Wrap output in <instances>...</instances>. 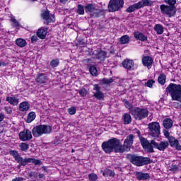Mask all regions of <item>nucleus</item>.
<instances>
[{
  "label": "nucleus",
  "instance_id": "nucleus-25",
  "mask_svg": "<svg viewBox=\"0 0 181 181\" xmlns=\"http://www.w3.org/2000/svg\"><path fill=\"white\" fill-rule=\"evenodd\" d=\"M29 108H30V104L28 102H23L19 105V110L25 112L26 111H29Z\"/></svg>",
  "mask_w": 181,
  "mask_h": 181
},
{
  "label": "nucleus",
  "instance_id": "nucleus-38",
  "mask_svg": "<svg viewBox=\"0 0 181 181\" xmlns=\"http://www.w3.org/2000/svg\"><path fill=\"white\" fill-rule=\"evenodd\" d=\"M88 179L90 181H97L98 180V175L94 173H92L88 175Z\"/></svg>",
  "mask_w": 181,
  "mask_h": 181
},
{
  "label": "nucleus",
  "instance_id": "nucleus-45",
  "mask_svg": "<svg viewBox=\"0 0 181 181\" xmlns=\"http://www.w3.org/2000/svg\"><path fill=\"white\" fill-rule=\"evenodd\" d=\"M163 134L165 138H166L167 139H169L170 138L172 137V136H170V133L169 132V130H168V129H163Z\"/></svg>",
  "mask_w": 181,
  "mask_h": 181
},
{
  "label": "nucleus",
  "instance_id": "nucleus-58",
  "mask_svg": "<svg viewBox=\"0 0 181 181\" xmlns=\"http://www.w3.org/2000/svg\"><path fill=\"white\" fill-rule=\"evenodd\" d=\"M93 89L95 90L96 91H100V86H98V84H95L94 86V88Z\"/></svg>",
  "mask_w": 181,
  "mask_h": 181
},
{
  "label": "nucleus",
  "instance_id": "nucleus-64",
  "mask_svg": "<svg viewBox=\"0 0 181 181\" xmlns=\"http://www.w3.org/2000/svg\"><path fill=\"white\" fill-rule=\"evenodd\" d=\"M30 181H36V180H30Z\"/></svg>",
  "mask_w": 181,
  "mask_h": 181
},
{
  "label": "nucleus",
  "instance_id": "nucleus-50",
  "mask_svg": "<svg viewBox=\"0 0 181 181\" xmlns=\"http://www.w3.org/2000/svg\"><path fill=\"white\" fill-rule=\"evenodd\" d=\"M174 148H175V149L177 151H181V145L178 142H177V144H175V146H174Z\"/></svg>",
  "mask_w": 181,
  "mask_h": 181
},
{
  "label": "nucleus",
  "instance_id": "nucleus-14",
  "mask_svg": "<svg viewBox=\"0 0 181 181\" xmlns=\"http://www.w3.org/2000/svg\"><path fill=\"white\" fill-rule=\"evenodd\" d=\"M134 65L135 64L132 59H124L122 62V66L124 69H126L127 70H134L135 69Z\"/></svg>",
  "mask_w": 181,
  "mask_h": 181
},
{
  "label": "nucleus",
  "instance_id": "nucleus-2",
  "mask_svg": "<svg viewBox=\"0 0 181 181\" xmlns=\"http://www.w3.org/2000/svg\"><path fill=\"white\" fill-rule=\"evenodd\" d=\"M10 155L14 158L16 162L18 163V165L17 166L18 169H21L22 166H26L28 163H33L34 165H43V163H42V160L33 158H23L20 154L19 152L17 151L11 150L9 151Z\"/></svg>",
  "mask_w": 181,
  "mask_h": 181
},
{
  "label": "nucleus",
  "instance_id": "nucleus-32",
  "mask_svg": "<svg viewBox=\"0 0 181 181\" xmlns=\"http://www.w3.org/2000/svg\"><path fill=\"white\" fill-rule=\"evenodd\" d=\"M107 56V53L105 52L100 50L98 52L96 57L98 59V60H104Z\"/></svg>",
  "mask_w": 181,
  "mask_h": 181
},
{
  "label": "nucleus",
  "instance_id": "nucleus-39",
  "mask_svg": "<svg viewBox=\"0 0 181 181\" xmlns=\"http://www.w3.org/2000/svg\"><path fill=\"white\" fill-rule=\"evenodd\" d=\"M122 102L124 103V106L126 107V108H127V110H130V111H131V110H133L132 109V104H131L130 103H129V101H128V100H127V99H123L122 100Z\"/></svg>",
  "mask_w": 181,
  "mask_h": 181
},
{
  "label": "nucleus",
  "instance_id": "nucleus-18",
  "mask_svg": "<svg viewBox=\"0 0 181 181\" xmlns=\"http://www.w3.org/2000/svg\"><path fill=\"white\" fill-rule=\"evenodd\" d=\"M46 35H47V28L42 27L37 31V36L40 39H46Z\"/></svg>",
  "mask_w": 181,
  "mask_h": 181
},
{
  "label": "nucleus",
  "instance_id": "nucleus-60",
  "mask_svg": "<svg viewBox=\"0 0 181 181\" xmlns=\"http://www.w3.org/2000/svg\"><path fill=\"white\" fill-rule=\"evenodd\" d=\"M69 0H59L60 4H63L64 5H65V4H67V1Z\"/></svg>",
  "mask_w": 181,
  "mask_h": 181
},
{
  "label": "nucleus",
  "instance_id": "nucleus-52",
  "mask_svg": "<svg viewBox=\"0 0 181 181\" xmlns=\"http://www.w3.org/2000/svg\"><path fill=\"white\" fill-rule=\"evenodd\" d=\"M81 97H86L87 95V91H79Z\"/></svg>",
  "mask_w": 181,
  "mask_h": 181
},
{
  "label": "nucleus",
  "instance_id": "nucleus-11",
  "mask_svg": "<svg viewBox=\"0 0 181 181\" xmlns=\"http://www.w3.org/2000/svg\"><path fill=\"white\" fill-rule=\"evenodd\" d=\"M161 12L165 15H168L169 18H172V16H175L176 14V7L162 5L160 6Z\"/></svg>",
  "mask_w": 181,
  "mask_h": 181
},
{
  "label": "nucleus",
  "instance_id": "nucleus-34",
  "mask_svg": "<svg viewBox=\"0 0 181 181\" xmlns=\"http://www.w3.org/2000/svg\"><path fill=\"white\" fill-rule=\"evenodd\" d=\"M169 146V142L168 141H160L159 144V151H165L166 148Z\"/></svg>",
  "mask_w": 181,
  "mask_h": 181
},
{
  "label": "nucleus",
  "instance_id": "nucleus-30",
  "mask_svg": "<svg viewBox=\"0 0 181 181\" xmlns=\"http://www.w3.org/2000/svg\"><path fill=\"white\" fill-rule=\"evenodd\" d=\"M130 40H131V37L129 35H125L120 37L119 43L121 45H127V43H129Z\"/></svg>",
  "mask_w": 181,
  "mask_h": 181
},
{
  "label": "nucleus",
  "instance_id": "nucleus-49",
  "mask_svg": "<svg viewBox=\"0 0 181 181\" xmlns=\"http://www.w3.org/2000/svg\"><path fill=\"white\" fill-rule=\"evenodd\" d=\"M37 36L36 35H33L31 37H30V40H31V43H35L36 42H37Z\"/></svg>",
  "mask_w": 181,
  "mask_h": 181
},
{
  "label": "nucleus",
  "instance_id": "nucleus-37",
  "mask_svg": "<svg viewBox=\"0 0 181 181\" xmlns=\"http://www.w3.org/2000/svg\"><path fill=\"white\" fill-rule=\"evenodd\" d=\"M84 6L78 4L77 7L76 12L78 15H84Z\"/></svg>",
  "mask_w": 181,
  "mask_h": 181
},
{
  "label": "nucleus",
  "instance_id": "nucleus-59",
  "mask_svg": "<svg viewBox=\"0 0 181 181\" xmlns=\"http://www.w3.org/2000/svg\"><path fill=\"white\" fill-rule=\"evenodd\" d=\"M42 169H43V170L46 172V173H49V170H47V168H46V166H42Z\"/></svg>",
  "mask_w": 181,
  "mask_h": 181
},
{
  "label": "nucleus",
  "instance_id": "nucleus-33",
  "mask_svg": "<svg viewBox=\"0 0 181 181\" xmlns=\"http://www.w3.org/2000/svg\"><path fill=\"white\" fill-rule=\"evenodd\" d=\"M168 140L172 148H175V144L179 141V140L176 139V138L173 136H171V137H170Z\"/></svg>",
  "mask_w": 181,
  "mask_h": 181
},
{
  "label": "nucleus",
  "instance_id": "nucleus-44",
  "mask_svg": "<svg viewBox=\"0 0 181 181\" xmlns=\"http://www.w3.org/2000/svg\"><path fill=\"white\" fill-rule=\"evenodd\" d=\"M68 112L70 115H74V114L77 112V109H76V107L73 106L68 109Z\"/></svg>",
  "mask_w": 181,
  "mask_h": 181
},
{
  "label": "nucleus",
  "instance_id": "nucleus-61",
  "mask_svg": "<svg viewBox=\"0 0 181 181\" xmlns=\"http://www.w3.org/2000/svg\"><path fill=\"white\" fill-rule=\"evenodd\" d=\"M5 116L3 114H0V122L4 121Z\"/></svg>",
  "mask_w": 181,
  "mask_h": 181
},
{
  "label": "nucleus",
  "instance_id": "nucleus-46",
  "mask_svg": "<svg viewBox=\"0 0 181 181\" xmlns=\"http://www.w3.org/2000/svg\"><path fill=\"white\" fill-rule=\"evenodd\" d=\"M59 59H53L50 62L52 67H57L59 66Z\"/></svg>",
  "mask_w": 181,
  "mask_h": 181
},
{
  "label": "nucleus",
  "instance_id": "nucleus-28",
  "mask_svg": "<svg viewBox=\"0 0 181 181\" xmlns=\"http://www.w3.org/2000/svg\"><path fill=\"white\" fill-rule=\"evenodd\" d=\"M103 176H104L105 177H114L115 176V173H114V171L107 169L105 170L103 173Z\"/></svg>",
  "mask_w": 181,
  "mask_h": 181
},
{
  "label": "nucleus",
  "instance_id": "nucleus-63",
  "mask_svg": "<svg viewBox=\"0 0 181 181\" xmlns=\"http://www.w3.org/2000/svg\"><path fill=\"white\" fill-rule=\"evenodd\" d=\"M38 177L39 179H43V177H45V174H39Z\"/></svg>",
  "mask_w": 181,
  "mask_h": 181
},
{
  "label": "nucleus",
  "instance_id": "nucleus-22",
  "mask_svg": "<svg viewBox=\"0 0 181 181\" xmlns=\"http://www.w3.org/2000/svg\"><path fill=\"white\" fill-rule=\"evenodd\" d=\"M163 125L165 129H170L173 127V120L170 118H165L163 122Z\"/></svg>",
  "mask_w": 181,
  "mask_h": 181
},
{
  "label": "nucleus",
  "instance_id": "nucleus-24",
  "mask_svg": "<svg viewBox=\"0 0 181 181\" xmlns=\"http://www.w3.org/2000/svg\"><path fill=\"white\" fill-rule=\"evenodd\" d=\"M142 63L144 66H146V67H149V66H151L152 63H153V60L152 59V57L149 56H146L143 57Z\"/></svg>",
  "mask_w": 181,
  "mask_h": 181
},
{
  "label": "nucleus",
  "instance_id": "nucleus-13",
  "mask_svg": "<svg viewBox=\"0 0 181 181\" xmlns=\"http://www.w3.org/2000/svg\"><path fill=\"white\" fill-rule=\"evenodd\" d=\"M19 139L23 141V142H26V141H30L32 139V132L26 129L23 132L19 133Z\"/></svg>",
  "mask_w": 181,
  "mask_h": 181
},
{
  "label": "nucleus",
  "instance_id": "nucleus-5",
  "mask_svg": "<svg viewBox=\"0 0 181 181\" xmlns=\"http://www.w3.org/2000/svg\"><path fill=\"white\" fill-rule=\"evenodd\" d=\"M141 144L143 149L148 153H152V152H153V148L159 149V145L155 140H151V142H149L146 138L141 137Z\"/></svg>",
  "mask_w": 181,
  "mask_h": 181
},
{
  "label": "nucleus",
  "instance_id": "nucleus-31",
  "mask_svg": "<svg viewBox=\"0 0 181 181\" xmlns=\"http://www.w3.org/2000/svg\"><path fill=\"white\" fill-rule=\"evenodd\" d=\"M89 73L91 74V76H93V77H97L98 74V71H97V67L95 66L92 65L89 67Z\"/></svg>",
  "mask_w": 181,
  "mask_h": 181
},
{
  "label": "nucleus",
  "instance_id": "nucleus-51",
  "mask_svg": "<svg viewBox=\"0 0 181 181\" xmlns=\"http://www.w3.org/2000/svg\"><path fill=\"white\" fill-rule=\"evenodd\" d=\"M103 83H105V84H110V83H112V79L104 78Z\"/></svg>",
  "mask_w": 181,
  "mask_h": 181
},
{
  "label": "nucleus",
  "instance_id": "nucleus-8",
  "mask_svg": "<svg viewBox=\"0 0 181 181\" xmlns=\"http://www.w3.org/2000/svg\"><path fill=\"white\" fill-rule=\"evenodd\" d=\"M85 11L86 12H88L90 16L93 18H98L100 15H104L105 12L104 10H100L95 8V6L93 4H89L85 6Z\"/></svg>",
  "mask_w": 181,
  "mask_h": 181
},
{
  "label": "nucleus",
  "instance_id": "nucleus-41",
  "mask_svg": "<svg viewBox=\"0 0 181 181\" xmlns=\"http://www.w3.org/2000/svg\"><path fill=\"white\" fill-rule=\"evenodd\" d=\"M28 177L30 179H37V173L36 171L28 172Z\"/></svg>",
  "mask_w": 181,
  "mask_h": 181
},
{
  "label": "nucleus",
  "instance_id": "nucleus-55",
  "mask_svg": "<svg viewBox=\"0 0 181 181\" xmlns=\"http://www.w3.org/2000/svg\"><path fill=\"white\" fill-rule=\"evenodd\" d=\"M12 181H23V177H16L13 179Z\"/></svg>",
  "mask_w": 181,
  "mask_h": 181
},
{
  "label": "nucleus",
  "instance_id": "nucleus-56",
  "mask_svg": "<svg viewBox=\"0 0 181 181\" xmlns=\"http://www.w3.org/2000/svg\"><path fill=\"white\" fill-rule=\"evenodd\" d=\"M136 134H138V136H139V138L140 143H141V138H145V137L141 136V131H139V130H138V131L136 132Z\"/></svg>",
  "mask_w": 181,
  "mask_h": 181
},
{
  "label": "nucleus",
  "instance_id": "nucleus-53",
  "mask_svg": "<svg viewBox=\"0 0 181 181\" xmlns=\"http://www.w3.org/2000/svg\"><path fill=\"white\" fill-rule=\"evenodd\" d=\"M154 30H156L157 35H159V24L155 25Z\"/></svg>",
  "mask_w": 181,
  "mask_h": 181
},
{
  "label": "nucleus",
  "instance_id": "nucleus-16",
  "mask_svg": "<svg viewBox=\"0 0 181 181\" xmlns=\"http://www.w3.org/2000/svg\"><path fill=\"white\" fill-rule=\"evenodd\" d=\"M136 177L137 180H148L151 177L149 173H142V172H136Z\"/></svg>",
  "mask_w": 181,
  "mask_h": 181
},
{
  "label": "nucleus",
  "instance_id": "nucleus-1",
  "mask_svg": "<svg viewBox=\"0 0 181 181\" xmlns=\"http://www.w3.org/2000/svg\"><path fill=\"white\" fill-rule=\"evenodd\" d=\"M102 149L105 153H124L125 148L122 146L121 141L117 138H112L102 144Z\"/></svg>",
  "mask_w": 181,
  "mask_h": 181
},
{
  "label": "nucleus",
  "instance_id": "nucleus-29",
  "mask_svg": "<svg viewBox=\"0 0 181 181\" xmlns=\"http://www.w3.org/2000/svg\"><path fill=\"white\" fill-rule=\"evenodd\" d=\"M36 118V113L35 112H30L28 115V117L26 119V122L28 124H30V122H32L33 121H35V119Z\"/></svg>",
  "mask_w": 181,
  "mask_h": 181
},
{
  "label": "nucleus",
  "instance_id": "nucleus-57",
  "mask_svg": "<svg viewBox=\"0 0 181 181\" xmlns=\"http://www.w3.org/2000/svg\"><path fill=\"white\" fill-rule=\"evenodd\" d=\"M163 33V28L162 25H159V35H162Z\"/></svg>",
  "mask_w": 181,
  "mask_h": 181
},
{
  "label": "nucleus",
  "instance_id": "nucleus-12",
  "mask_svg": "<svg viewBox=\"0 0 181 181\" xmlns=\"http://www.w3.org/2000/svg\"><path fill=\"white\" fill-rule=\"evenodd\" d=\"M134 138H135V136H134V134H129L124 141L122 146L125 149V151H127V152L131 151V146H132V145L134 144Z\"/></svg>",
  "mask_w": 181,
  "mask_h": 181
},
{
  "label": "nucleus",
  "instance_id": "nucleus-10",
  "mask_svg": "<svg viewBox=\"0 0 181 181\" xmlns=\"http://www.w3.org/2000/svg\"><path fill=\"white\" fill-rule=\"evenodd\" d=\"M148 129L153 138L159 137V124L158 122H153L149 123Z\"/></svg>",
  "mask_w": 181,
  "mask_h": 181
},
{
  "label": "nucleus",
  "instance_id": "nucleus-15",
  "mask_svg": "<svg viewBox=\"0 0 181 181\" xmlns=\"http://www.w3.org/2000/svg\"><path fill=\"white\" fill-rule=\"evenodd\" d=\"M42 19H45L47 22V23H50V22H54V15L50 14V11H45L42 13Z\"/></svg>",
  "mask_w": 181,
  "mask_h": 181
},
{
  "label": "nucleus",
  "instance_id": "nucleus-35",
  "mask_svg": "<svg viewBox=\"0 0 181 181\" xmlns=\"http://www.w3.org/2000/svg\"><path fill=\"white\" fill-rule=\"evenodd\" d=\"M94 97L96 98L97 100H104L105 95L102 91H96L94 93Z\"/></svg>",
  "mask_w": 181,
  "mask_h": 181
},
{
  "label": "nucleus",
  "instance_id": "nucleus-6",
  "mask_svg": "<svg viewBox=\"0 0 181 181\" xmlns=\"http://www.w3.org/2000/svg\"><path fill=\"white\" fill-rule=\"evenodd\" d=\"M129 114L134 116V118L137 121H141V119H144L148 117L149 111H148V109L136 107L135 109L129 110Z\"/></svg>",
  "mask_w": 181,
  "mask_h": 181
},
{
  "label": "nucleus",
  "instance_id": "nucleus-62",
  "mask_svg": "<svg viewBox=\"0 0 181 181\" xmlns=\"http://www.w3.org/2000/svg\"><path fill=\"white\" fill-rule=\"evenodd\" d=\"M2 66L3 67H5L6 66V64L2 61H0V67Z\"/></svg>",
  "mask_w": 181,
  "mask_h": 181
},
{
  "label": "nucleus",
  "instance_id": "nucleus-9",
  "mask_svg": "<svg viewBox=\"0 0 181 181\" xmlns=\"http://www.w3.org/2000/svg\"><path fill=\"white\" fill-rule=\"evenodd\" d=\"M124 6V0H113L109 2L108 9L110 12H117Z\"/></svg>",
  "mask_w": 181,
  "mask_h": 181
},
{
  "label": "nucleus",
  "instance_id": "nucleus-36",
  "mask_svg": "<svg viewBox=\"0 0 181 181\" xmlns=\"http://www.w3.org/2000/svg\"><path fill=\"white\" fill-rule=\"evenodd\" d=\"M19 148L21 151H23V152H26V151L29 149V144L26 143H21L19 144Z\"/></svg>",
  "mask_w": 181,
  "mask_h": 181
},
{
  "label": "nucleus",
  "instance_id": "nucleus-48",
  "mask_svg": "<svg viewBox=\"0 0 181 181\" xmlns=\"http://www.w3.org/2000/svg\"><path fill=\"white\" fill-rule=\"evenodd\" d=\"M168 4L170 6H175L176 5V0H168Z\"/></svg>",
  "mask_w": 181,
  "mask_h": 181
},
{
  "label": "nucleus",
  "instance_id": "nucleus-3",
  "mask_svg": "<svg viewBox=\"0 0 181 181\" xmlns=\"http://www.w3.org/2000/svg\"><path fill=\"white\" fill-rule=\"evenodd\" d=\"M126 158L135 166L141 167L151 163L150 158L138 156L136 154H127Z\"/></svg>",
  "mask_w": 181,
  "mask_h": 181
},
{
  "label": "nucleus",
  "instance_id": "nucleus-40",
  "mask_svg": "<svg viewBox=\"0 0 181 181\" xmlns=\"http://www.w3.org/2000/svg\"><path fill=\"white\" fill-rule=\"evenodd\" d=\"M159 83L162 86H163V84H165V83H166V75H165L163 74L160 75V76H159Z\"/></svg>",
  "mask_w": 181,
  "mask_h": 181
},
{
  "label": "nucleus",
  "instance_id": "nucleus-19",
  "mask_svg": "<svg viewBox=\"0 0 181 181\" xmlns=\"http://www.w3.org/2000/svg\"><path fill=\"white\" fill-rule=\"evenodd\" d=\"M168 93L170 94L172 99L174 101H179L181 103V91H169Z\"/></svg>",
  "mask_w": 181,
  "mask_h": 181
},
{
  "label": "nucleus",
  "instance_id": "nucleus-26",
  "mask_svg": "<svg viewBox=\"0 0 181 181\" xmlns=\"http://www.w3.org/2000/svg\"><path fill=\"white\" fill-rule=\"evenodd\" d=\"M16 44L18 46V47H25V46L28 45V42H26V40L23 38H17L16 40Z\"/></svg>",
  "mask_w": 181,
  "mask_h": 181
},
{
  "label": "nucleus",
  "instance_id": "nucleus-7",
  "mask_svg": "<svg viewBox=\"0 0 181 181\" xmlns=\"http://www.w3.org/2000/svg\"><path fill=\"white\" fill-rule=\"evenodd\" d=\"M151 5H152V1L141 0L138 3H136L130 6L129 8H127L126 11L128 12L129 13H131L132 12H135L136 9H141V8H144V6H151Z\"/></svg>",
  "mask_w": 181,
  "mask_h": 181
},
{
  "label": "nucleus",
  "instance_id": "nucleus-54",
  "mask_svg": "<svg viewBox=\"0 0 181 181\" xmlns=\"http://www.w3.org/2000/svg\"><path fill=\"white\" fill-rule=\"evenodd\" d=\"M4 110L8 112V114H12V110L11 108L5 107Z\"/></svg>",
  "mask_w": 181,
  "mask_h": 181
},
{
  "label": "nucleus",
  "instance_id": "nucleus-42",
  "mask_svg": "<svg viewBox=\"0 0 181 181\" xmlns=\"http://www.w3.org/2000/svg\"><path fill=\"white\" fill-rule=\"evenodd\" d=\"M11 21L12 23V26H14L15 28H19V26H21L19 21L15 19V18L11 17Z\"/></svg>",
  "mask_w": 181,
  "mask_h": 181
},
{
  "label": "nucleus",
  "instance_id": "nucleus-4",
  "mask_svg": "<svg viewBox=\"0 0 181 181\" xmlns=\"http://www.w3.org/2000/svg\"><path fill=\"white\" fill-rule=\"evenodd\" d=\"M52 132V127L45 124L35 126L32 129V134L34 138H39L43 134H49Z\"/></svg>",
  "mask_w": 181,
  "mask_h": 181
},
{
  "label": "nucleus",
  "instance_id": "nucleus-20",
  "mask_svg": "<svg viewBox=\"0 0 181 181\" xmlns=\"http://www.w3.org/2000/svg\"><path fill=\"white\" fill-rule=\"evenodd\" d=\"M6 100L11 105H18L19 104V98L18 96H8Z\"/></svg>",
  "mask_w": 181,
  "mask_h": 181
},
{
  "label": "nucleus",
  "instance_id": "nucleus-17",
  "mask_svg": "<svg viewBox=\"0 0 181 181\" xmlns=\"http://www.w3.org/2000/svg\"><path fill=\"white\" fill-rule=\"evenodd\" d=\"M36 81L38 84H46L49 83V79L45 74H41L37 77Z\"/></svg>",
  "mask_w": 181,
  "mask_h": 181
},
{
  "label": "nucleus",
  "instance_id": "nucleus-47",
  "mask_svg": "<svg viewBox=\"0 0 181 181\" xmlns=\"http://www.w3.org/2000/svg\"><path fill=\"white\" fill-rule=\"evenodd\" d=\"M153 83H155V81L152 79L148 80L146 82V86L147 87H149L150 88H152V86H153Z\"/></svg>",
  "mask_w": 181,
  "mask_h": 181
},
{
  "label": "nucleus",
  "instance_id": "nucleus-21",
  "mask_svg": "<svg viewBox=\"0 0 181 181\" xmlns=\"http://www.w3.org/2000/svg\"><path fill=\"white\" fill-rule=\"evenodd\" d=\"M134 36L136 40H140L141 42H145L147 40L148 37L146 35H144V33L137 31L134 33Z\"/></svg>",
  "mask_w": 181,
  "mask_h": 181
},
{
  "label": "nucleus",
  "instance_id": "nucleus-27",
  "mask_svg": "<svg viewBox=\"0 0 181 181\" xmlns=\"http://www.w3.org/2000/svg\"><path fill=\"white\" fill-rule=\"evenodd\" d=\"M123 121L124 125H129V124H131L132 122V117H131V115L129 113H124L123 115Z\"/></svg>",
  "mask_w": 181,
  "mask_h": 181
},
{
  "label": "nucleus",
  "instance_id": "nucleus-23",
  "mask_svg": "<svg viewBox=\"0 0 181 181\" xmlns=\"http://www.w3.org/2000/svg\"><path fill=\"white\" fill-rule=\"evenodd\" d=\"M168 91H181V86L175 83H170V85L167 87Z\"/></svg>",
  "mask_w": 181,
  "mask_h": 181
},
{
  "label": "nucleus",
  "instance_id": "nucleus-43",
  "mask_svg": "<svg viewBox=\"0 0 181 181\" xmlns=\"http://www.w3.org/2000/svg\"><path fill=\"white\" fill-rule=\"evenodd\" d=\"M170 172H173V173H176L177 170H179V167L176 164H172L170 167Z\"/></svg>",
  "mask_w": 181,
  "mask_h": 181
}]
</instances>
